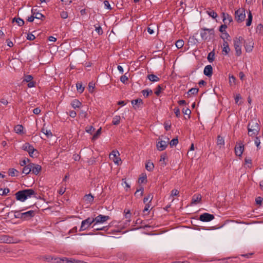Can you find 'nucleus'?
I'll return each instance as SVG.
<instances>
[{
	"mask_svg": "<svg viewBox=\"0 0 263 263\" xmlns=\"http://www.w3.org/2000/svg\"><path fill=\"white\" fill-rule=\"evenodd\" d=\"M248 135L250 137H254L258 134L260 127L256 120H252L248 125Z\"/></svg>",
	"mask_w": 263,
	"mask_h": 263,
	"instance_id": "nucleus-1",
	"label": "nucleus"
},
{
	"mask_svg": "<svg viewBox=\"0 0 263 263\" xmlns=\"http://www.w3.org/2000/svg\"><path fill=\"white\" fill-rule=\"evenodd\" d=\"M215 34V31L213 28H202L200 30V34L201 39L203 40L206 41L211 40L212 39Z\"/></svg>",
	"mask_w": 263,
	"mask_h": 263,
	"instance_id": "nucleus-2",
	"label": "nucleus"
},
{
	"mask_svg": "<svg viewBox=\"0 0 263 263\" xmlns=\"http://www.w3.org/2000/svg\"><path fill=\"white\" fill-rule=\"evenodd\" d=\"M93 222L94 220L93 218L88 217L87 219L82 221L79 231L81 232L86 230Z\"/></svg>",
	"mask_w": 263,
	"mask_h": 263,
	"instance_id": "nucleus-3",
	"label": "nucleus"
},
{
	"mask_svg": "<svg viewBox=\"0 0 263 263\" xmlns=\"http://www.w3.org/2000/svg\"><path fill=\"white\" fill-rule=\"evenodd\" d=\"M235 20L238 23L242 22L246 17L245 11L243 9H239L235 12Z\"/></svg>",
	"mask_w": 263,
	"mask_h": 263,
	"instance_id": "nucleus-4",
	"label": "nucleus"
},
{
	"mask_svg": "<svg viewBox=\"0 0 263 263\" xmlns=\"http://www.w3.org/2000/svg\"><path fill=\"white\" fill-rule=\"evenodd\" d=\"M94 220V224L92 226V228H94V227L98 224V223H103L104 222L106 221L107 220H109L110 219L109 216H106V215H103L101 214L99 215L95 218H93Z\"/></svg>",
	"mask_w": 263,
	"mask_h": 263,
	"instance_id": "nucleus-5",
	"label": "nucleus"
},
{
	"mask_svg": "<svg viewBox=\"0 0 263 263\" xmlns=\"http://www.w3.org/2000/svg\"><path fill=\"white\" fill-rule=\"evenodd\" d=\"M119 156L120 154L118 151L113 150L109 155V158L112 160L115 164L119 165L121 161Z\"/></svg>",
	"mask_w": 263,
	"mask_h": 263,
	"instance_id": "nucleus-6",
	"label": "nucleus"
},
{
	"mask_svg": "<svg viewBox=\"0 0 263 263\" xmlns=\"http://www.w3.org/2000/svg\"><path fill=\"white\" fill-rule=\"evenodd\" d=\"M17 241H14V238L7 235H0V243H17Z\"/></svg>",
	"mask_w": 263,
	"mask_h": 263,
	"instance_id": "nucleus-7",
	"label": "nucleus"
},
{
	"mask_svg": "<svg viewBox=\"0 0 263 263\" xmlns=\"http://www.w3.org/2000/svg\"><path fill=\"white\" fill-rule=\"evenodd\" d=\"M165 139H166V141L160 140L157 142L156 146L158 151H162L167 146L169 143V139L167 137H165Z\"/></svg>",
	"mask_w": 263,
	"mask_h": 263,
	"instance_id": "nucleus-8",
	"label": "nucleus"
},
{
	"mask_svg": "<svg viewBox=\"0 0 263 263\" xmlns=\"http://www.w3.org/2000/svg\"><path fill=\"white\" fill-rule=\"evenodd\" d=\"M214 219V216L212 214L204 213L199 216V220L203 222H209Z\"/></svg>",
	"mask_w": 263,
	"mask_h": 263,
	"instance_id": "nucleus-9",
	"label": "nucleus"
},
{
	"mask_svg": "<svg viewBox=\"0 0 263 263\" xmlns=\"http://www.w3.org/2000/svg\"><path fill=\"white\" fill-rule=\"evenodd\" d=\"M15 195L16 200L20 201L21 202H24L27 199V198L26 197L25 194L23 190L17 192L15 193Z\"/></svg>",
	"mask_w": 263,
	"mask_h": 263,
	"instance_id": "nucleus-10",
	"label": "nucleus"
},
{
	"mask_svg": "<svg viewBox=\"0 0 263 263\" xmlns=\"http://www.w3.org/2000/svg\"><path fill=\"white\" fill-rule=\"evenodd\" d=\"M254 43L251 40H248L245 41L244 47L246 51L247 52H250L252 51L253 48Z\"/></svg>",
	"mask_w": 263,
	"mask_h": 263,
	"instance_id": "nucleus-11",
	"label": "nucleus"
},
{
	"mask_svg": "<svg viewBox=\"0 0 263 263\" xmlns=\"http://www.w3.org/2000/svg\"><path fill=\"white\" fill-rule=\"evenodd\" d=\"M35 212L34 211L30 210L27 212L23 213V220H27L31 219L32 217H34L35 215Z\"/></svg>",
	"mask_w": 263,
	"mask_h": 263,
	"instance_id": "nucleus-12",
	"label": "nucleus"
},
{
	"mask_svg": "<svg viewBox=\"0 0 263 263\" xmlns=\"http://www.w3.org/2000/svg\"><path fill=\"white\" fill-rule=\"evenodd\" d=\"M244 151V145L242 143H239V146L236 145L235 147V153L236 155L241 156Z\"/></svg>",
	"mask_w": 263,
	"mask_h": 263,
	"instance_id": "nucleus-13",
	"label": "nucleus"
},
{
	"mask_svg": "<svg viewBox=\"0 0 263 263\" xmlns=\"http://www.w3.org/2000/svg\"><path fill=\"white\" fill-rule=\"evenodd\" d=\"M23 191L25 194L27 199L31 198L32 197H35L36 196V193L34 190L32 189H25L23 190Z\"/></svg>",
	"mask_w": 263,
	"mask_h": 263,
	"instance_id": "nucleus-14",
	"label": "nucleus"
},
{
	"mask_svg": "<svg viewBox=\"0 0 263 263\" xmlns=\"http://www.w3.org/2000/svg\"><path fill=\"white\" fill-rule=\"evenodd\" d=\"M31 172H32V173H33L35 175H37L41 171V166L39 165V164H34V163H31Z\"/></svg>",
	"mask_w": 263,
	"mask_h": 263,
	"instance_id": "nucleus-15",
	"label": "nucleus"
},
{
	"mask_svg": "<svg viewBox=\"0 0 263 263\" xmlns=\"http://www.w3.org/2000/svg\"><path fill=\"white\" fill-rule=\"evenodd\" d=\"M131 103L135 109L140 107L143 104L142 100L140 98L132 100Z\"/></svg>",
	"mask_w": 263,
	"mask_h": 263,
	"instance_id": "nucleus-16",
	"label": "nucleus"
},
{
	"mask_svg": "<svg viewBox=\"0 0 263 263\" xmlns=\"http://www.w3.org/2000/svg\"><path fill=\"white\" fill-rule=\"evenodd\" d=\"M203 73L204 75L208 77H210L212 76L213 73V68L212 66L210 65H207L204 67L203 70Z\"/></svg>",
	"mask_w": 263,
	"mask_h": 263,
	"instance_id": "nucleus-17",
	"label": "nucleus"
},
{
	"mask_svg": "<svg viewBox=\"0 0 263 263\" xmlns=\"http://www.w3.org/2000/svg\"><path fill=\"white\" fill-rule=\"evenodd\" d=\"M41 259L48 262H52L54 261L55 256L44 255L41 257Z\"/></svg>",
	"mask_w": 263,
	"mask_h": 263,
	"instance_id": "nucleus-18",
	"label": "nucleus"
},
{
	"mask_svg": "<svg viewBox=\"0 0 263 263\" xmlns=\"http://www.w3.org/2000/svg\"><path fill=\"white\" fill-rule=\"evenodd\" d=\"M224 143L225 142L224 138L220 135H218L217 138V145L219 146V148H221L222 146L224 145Z\"/></svg>",
	"mask_w": 263,
	"mask_h": 263,
	"instance_id": "nucleus-19",
	"label": "nucleus"
},
{
	"mask_svg": "<svg viewBox=\"0 0 263 263\" xmlns=\"http://www.w3.org/2000/svg\"><path fill=\"white\" fill-rule=\"evenodd\" d=\"M24 128L23 125L18 124L14 126V130L16 134L23 135L25 133L24 132Z\"/></svg>",
	"mask_w": 263,
	"mask_h": 263,
	"instance_id": "nucleus-20",
	"label": "nucleus"
},
{
	"mask_svg": "<svg viewBox=\"0 0 263 263\" xmlns=\"http://www.w3.org/2000/svg\"><path fill=\"white\" fill-rule=\"evenodd\" d=\"M223 21L224 24L230 23L233 21V19L231 16L227 13H223Z\"/></svg>",
	"mask_w": 263,
	"mask_h": 263,
	"instance_id": "nucleus-21",
	"label": "nucleus"
},
{
	"mask_svg": "<svg viewBox=\"0 0 263 263\" xmlns=\"http://www.w3.org/2000/svg\"><path fill=\"white\" fill-rule=\"evenodd\" d=\"M68 258L67 257H58L55 256L54 261L53 263H68Z\"/></svg>",
	"mask_w": 263,
	"mask_h": 263,
	"instance_id": "nucleus-22",
	"label": "nucleus"
},
{
	"mask_svg": "<svg viewBox=\"0 0 263 263\" xmlns=\"http://www.w3.org/2000/svg\"><path fill=\"white\" fill-rule=\"evenodd\" d=\"M230 48L229 47L228 43L226 41H224L223 42L222 52H224L225 54H227L230 52Z\"/></svg>",
	"mask_w": 263,
	"mask_h": 263,
	"instance_id": "nucleus-23",
	"label": "nucleus"
},
{
	"mask_svg": "<svg viewBox=\"0 0 263 263\" xmlns=\"http://www.w3.org/2000/svg\"><path fill=\"white\" fill-rule=\"evenodd\" d=\"M243 41L244 39L241 36H239V37H235L234 39V46H236V45H238V46L241 47L242 42Z\"/></svg>",
	"mask_w": 263,
	"mask_h": 263,
	"instance_id": "nucleus-24",
	"label": "nucleus"
},
{
	"mask_svg": "<svg viewBox=\"0 0 263 263\" xmlns=\"http://www.w3.org/2000/svg\"><path fill=\"white\" fill-rule=\"evenodd\" d=\"M201 199V195L200 194H196V195H194L193 197H192V204H197V203H198Z\"/></svg>",
	"mask_w": 263,
	"mask_h": 263,
	"instance_id": "nucleus-25",
	"label": "nucleus"
},
{
	"mask_svg": "<svg viewBox=\"0 0 263 263\" xmlns=\"http://www.w3.org/2000/svg\"><path fill=\"white\" fill-rule=\"evenodd\" d=\"M31 163H29L28 165H25L23 170L22 173L25 175L29 174L31 172Z\"/></svg>",
	"mask_w": 263,
	"mask_h": 263,
	"instance_id": "nucleus-26",
	"label": "nucleus"
},
{
	"mask_svg": "<svg viewBox=\"0 0 263 263\" xmlns=\"http://www.w3.org/2000/svg\"><path fill=\"white\" fill-rule=\"evenodd\" d=\"M33 148L34 147L32 145L30 144L29 143L27 142L25 143L22 146V149L25 151H27L28 153L29 151L33 150Z\"/></svg>",
	"mask_w": 263,
	"mask_h": 263,
	"instance_id": "nucleus-27",
	"label": "nucleus"
},
{
	"mask_svg": "<svg viewBox=\"0 0 263 263\" xmlns=\"http://www.w3.org/2000/svg\"><path fill=\"white\" fill-rule=\"evenodd\" d=\"M147 78L150 81L153 82H158L160 80L156 75L153 74H148Z\"/></svg>",
	"mask_w": 263,
	"mask_h": 263,
	"instance_id": "nucleus-28",
	"label": "nucleus"
},
{
	"mask_svg": "<svg viewBox=\"0 0 263 263\" xmlns=\"http://www.w3.org/2000/svg\"><path fill=\"white\" fill-rule=\"evenodd\" d=\"M81 104L82 103L77 99H74L71 102V106L74 109L79 108Z\"/></svg>",
	"mask_w": 263,
	"mask_h": 263,
	"instance_id": "nucleus-29",
	"label": "nucleus"
},
{
	"mask_svg": "<svg viewBox=\"0 0 263 263\" xmlns=\"http://www.w3.org/2000/svg\"><path fill=\"white\" fill-rule=\"evenodd\" d=\"M154 168V165L153 162L150 161H148L146 162L145 164V168L147 171L149 172H152Z\"/></svg>",
	"mask_w": 263,
	"mask_h": 263,
	"instance_id": "nucleus-30",
	"label": "nucleus"
},
{
	"mask_svg": "<svg viewBox=\"0 0 263 263\" xmlns=\"http://www.w3.org/2000/svg\"><path fill=\"white\" fill-rule=\"evenodd\" d=\"M16 22L19 26H22L24 24V21L23 19L18 17H14L12 20V23Z\"/></svg>",
	"mask_w": 263,
	"mask_h": 263,
	"instance_id": "nucleus-31",
	"label": "nucleus"
},
{
	"mask_svg": "<svg viewBox=\"0 0 263 263\" xmlns=\"http://www.w3.org/2000/svg\"><path fill=\"white\" fill-rule=\"evenodd\" d=\"M8 173L9 175L12 177L17 176L19 173L18 171L14 168H10Z\"/></svg>",
	"mask_w": 263,
	"mask_h": 263,
	"instance_id": "nucleus-32",
	"label": "nucleus"
},
{
	"mask_svg": "<svg viewBox=\"0 0 263 263\" xmlns=\"http://www.w3.org/2000/svg\"><path fill=\"white\" fill-rule=\"evenodd\" d=\"M199 91L198 88H191L187 92V97H190L191 95H195L198 93Z\"/></svg>",
	"mask_w": 263,
	"mask_h": 263,
	"instance_id": "nucleus-33",
	"label": "nucleus"
},
{
	"mask_svg": "<svg viewBox=\"0 0 263 263\" xmlns=\"http://www.w3.org/2000/svg\"><path fill=\"white\" fill-rule=\"evenodd\" d=\"M42 132L44 133L47 138H49L52 136V134L50 130H48L43 127L42 129Z\"/></svg>",
	"mask_w": 263,
	"mask_h": 263,
	"instance_id": "nucleus-34",
	"label": "nucleus"
},
{
	"mask_svg": "<svg viewBox=\"0 0 263 263\" xmlns=\"http://www.w3.org/2000/svg\"><path fill=\"white\" fill-rule=\"evenodd\" d=\"M208 60L209 62L212 63L214 61L215 59V52L213 51L210 52L208 55Z\"/></svg>",
	"mask_w": 263,
	"mask_h": 263,
	"instance_id": "nucleus-35",
	"label": "nucleus"
},
{
	"mask_svg": "<svg viewBox=\"0 0 263 263\" xmlns=\"http://www.w3.org/2000/svg\"><path fill=\"white\" fill-rule=\"evenodd\" d=\"M141 92L145 98H147L149 95L153 93V91L151 89H147L142 90Z\"/></svg>",
	"mask_w": 263,
	"mask_h": 263,
	"instance_id": "nucleus-36",
	"label": "nucleus"
},
{
	"mask_svg": "<svg viewBox=\"0 0 263 263\" xmlns=\"http://www.w3.org/2000/svg\"><path fill=\"white\" fill-rule=\"evenodd\" d=\"M153 198V195L152 194H148L146 197H145L143 199L144 203H147L146 202L148 201L149 203H150Z\"/></svg>",
	"mask_w": 263,
	"mask_h": 263,
	"instance_id": "nucleus-37",
	"label": "nucleus"
},
{
	"mask_svg": "<svg viewBox=\"0 0 263 263\" xmlns=\"http://www.w3.org/2000/svg\"><path fill=\"white\" fill-rule=\"evenodd\" d=\"M120 116H115L112 121V123L114 125H117L120 123Z\"/></svg>",
	"mask_w": 263,
	"mask_h": 263,
	"instance_id": "nucleus-38",
	"label": "nucleus"
},
{
	"mask_svg": "<svg viewBox=\"0 0 263 263\" xmlns=\"http://www.w3.org/2000/svg\"><path fill=\"white\" fill-rule=\"evenodd\" d=\"M33 15H34L35 18L38 20H43L45 18V16L43 14L39 12H35L34 10Z\"/></svg>",
	"mask_w": 263,
	"mask_h": 263,
	"instance_id": "nucleus-39",
	"label": "nucleus"
},
{
	"mask_svg": "<svg viewBox=\"0 0 263 263\" xmlns=\"http://www.w3.org/2000/svg\"><path fill=\"white\" fill-rule=\"evenodd\" d=\"M77 89L78 92L82 93L84 90V87L82 86V83L78 82L76 84Z\"/></svg>",
	"mask_w": 263,
	"mask_h": 263,
	"instance_id": "nucleus-40",
	"label": "nucleus"
},
{
	"mask_svg": "<svg viewBox=\"0 0 263 263\" xmlns=\"http://www.w3.org/2000/svg\"><path fill=\"white\" fill-rule=\"evenodd\" d=\"M184 45V41L182 40H179L176 42V46L178 49L181 48Z\"/></svg>",
	"mask_w": 263,
	"mask_h": 263,
	"instance_id": "nucleus-41",
	"label": "nucleus"
},
{
	"mask_svg": "<svg viewBox=\"0 0 263 263\" xmlns=\"http://www.w3.org/2000/svg\"><path fill=\"white\" fill-rule=\"evenodd\" d=\"M252 21V15L251 12L250 11L248 14V19L247 21L246 26H250L251 25Z\"/></svg>",
	"mask_w": 263,
	"mask_h": 263,
	"instance_id": "nucleus-42",
	"label": "nucleus"
},
{
	"mask_svg": "<svg viewBox=\"0 0 263 263\" xmlns=\"http://www.w3.org/2000/svg\"><path fill=\"white\" fill-rule=\"evenodd\" d=\"M85 200L89 202V203L92 202L93 201V196L91 194H89L85 196Z\"/></svg>",
	"mask_w": 263,
	"mask_h": 263,
	"instance_id": "nucleus-43",
	"label": "nucleus"
},
{
	"mask_svg": "<svg viewBox=\"0 0 263 263\" xmlns=\"http://www.w3.org/2000/svg\"><path fill=\"white\" fill-rule=\"evenodd\" d=\"M235 50L236 51V55L237 56H240L241 54V47L238 46V45H236V46H234Z\"/></svg>",
	"mask_w": 263,
	"mask_h": 263,
	"instance_id": "nucleus-44",
	"label": "nucleus"
},
{
	"mask_svg": "<svg viewBox=\"0 0 263 263\" xmlns=\"http://www.w3.org/2000/svg\"><path fill=\"white\" fill-rule=\"evenodd\" d=\"M14 213V217L16 218H20L23 219V213H20L18 211H13Z\"/></svg>",
	"mask_w": 263,
	"mask_h": 263,
	"instance_id": "nucleus-45",
	"label": "nucleus"
},
{
	"mask_svg": "<svg viewBox=\"0 0 263 263\" xmlns=\"http://www.w3.org/2000/svg\"><path fill=\"white\" fill-rule=\"evenodd\" d=\"M10 192V190L8 188H5L4 189H0V195L4 196L7 195Z\"/></svg>",
	"mask_w": 263,
	"mask_h": 263,
	"instance_id": "nucleus-46",
	"label": "nucleus"
},
{
	"mask_svg": "<svg viewBox=\"0 0 263 263\" xmlns=\"http://www.w3.org/2000/svg\"><path fill=\"white\" fill-rule=\"evenodd\" d=\"M166 154L165 153H164L161 155L160 162H163V166H166V163L165 162V160L166 158Z\"/></svg>",
	"mask_w": 263,
	"mask_h": 263,
	"instance_id": "nucleus-47",
	"label": "nucleus"
},
{
	"mask_svg": "<svg viewBox=\"0 0 263 263\" xmlns=\"http://www.w3.org/2000/svg\"><path fill=\"white\" fill-rule=\"evenodd\" d=\"M178 143V140L177 138L173 139L170 142V145L171 147H173L174 146H176L177 143Z\"/></svg>",
	"mask_w": 263,
	"mask_h": 263,
	"instance_id": "nucleus-48",
	"label": "nucleus"
},
{
	"mask_svg": "<svg viewBox=\"0 0 263 263\" xmlns=\"http://www.w3.org/2000/svg\"><path fill=\"white\" fill-rule=\"evenodd\" d=\"M182 112L184 115H188L189 118H190V114L191 113V110L189 108H187V107L183 108L182 109Z\"/></svg>",
	"mask_w": 263,
	"mask_h": 263,
	"instance_id": "nucleus-49",
	"label": "nucleus"
},
{
	"mask_svg": "<svg viewBox=\"0 0 263 263\" xmlns=\"http://www.w3.org/2000/svg\"><path fill=\"white\" fill-rule=\"evenodd\" d=\"M207 13L209 14V15H210L211 17H212L213 18H215L217 16V13L215 12H214L213 10L207 11Z\"/></svg>",
	"mask_w": 263,
	"mask_h": 263,
	"instance_id": "nucleus-50",
	"label": "nucleus"
},
{
	"mask_svg": "<svg viewBox=\"0 0 263 263\" xmlns=\"http://www.w3.org/2000/svg\"><path fill=\"white\" fill-rule=\"evenodd\" d=\"M101 128H100L99 129H98L97 130L96 133L93 135V136L92 137V140L97 139L99 137L100 135L101 134Z\"/></svg>",
	"mask_w": 263,
	"mask_h": 263,
	"instance_id": "nucleus-51",
	"label": "nucleus"
},
{
	"mask_svg": "<svg viewBox=\"0 0 263 263\" xmlns=\"http://www.w3.org/2000/svg\"><path fill=\"white\" fill-rule=\"evenodd\" d=\"M222 35H221V38L222 39H223V41H226L225 40L226 39H227V40H229V38L230 37V36L229 35V34L226 32H224L223 33H222Z\"/></svg>",
	"mask_w": 263,
	"mask_h": 263,
	"instance_id": "nucleus-52",
	"label": "nucleus"
},
{
	"mask_svg": "<svg viewBox=\"0 0 263 263\" xmlns=\"http://www.w3.org/2000/svg\"><path fill=\"white\" fill-rule=\"evenodd\" d=\"M245 160L248 167L251 168L252 166V160L250 158H246Z\"/></svg>",
	"mask_w": 263,
	"mask_h": 263,
	"instance_id": "nucleus-53",
	"label": "nucleus"
},
{
	"mask_svg": "<svg viewBox=\"0 0 263 263\" xmlns=\"http://www.w3.org/2000/svg\"><path fill=\"white\" fill-rule=\"evenodd\" d=\"M95 26L96 28V31L98 33V34H99V35L102 34L103 33V30H102V28L101 27V26H96V25Z\"/></svg>",
	"mask_w": 263,
	"mask_h": 263,
	"instance_id": "nucleus-54",
	"label": "nucleus"
},
{
	"mask_svg": "<svg viewBox=\"0 0 263 263\" xmlns=\"http://www.w3.org/2000/svg\"><path fill=\"white\" fill-rule=\"evenodd\" d=\"M29 159L25 158L24 160L20 161V164L22 166H25V165H27L26 164L27 162H29Z\"/></svg>",
	"mask_w": 263,
	"mask_h": 263,
	"instance_id": "nucleus-55",
	"label": "nucleus"
},
{
	"mask_svg": "<svg viewBox=\"0 0 263 263\" xmlns=\"http://www.w3.org/2000/svg\"><path fill=\"white\" fill-rule=\"evenodd\" d=\"M33 77L31 75H27L25 77L24 81H26V82H28L32 81Z\"/></svg>",
	"mask_w": 263,
	"mask_h": 263,
	"instance_id": "nucleus-56",
	"label": "nucleus"
},
{
	"mask_svg": "<svg viewBox=\"0 0 263 263\" xmlns=\"http://www.w3.org/2000/svg\"><path fill=\"white\" fill-rule=\"evenodd\" d=\"M103 3L104 4L105 7L106 9H107L108 10H111L112 9L111 7V6H110V5L109 4V2L108 1H107V0L104 1L103 2Z\"/></svg>",
	"mask_w": 263,
	"mask_h": 263,
	"instance_id": "nucleus-57",
	"label": "nucleus"
},
{
	"mask_svg": "<svg viewBox=\"0 0 263 263\" xmlns=\"http://www.w3.org/2000/svg\"><path fill=\"white\" fill-rule=\"evenodd\" d=\"M146 178L147 177L146 175L140 177L138 180L139 182L141 183H144L145 181H146Z\"/></svg>",
	"mask_w": 263,
	"mask_h": 263,
	"instance_id": "nucleus-58",
	"label": "nucleus"
},
{
	"mask_svg": "<svg viewBox=\"0 0 263 263\" xmlns=\"http://www.w3.org/2000/svg\"><path fill=\"white\" fill-rule=\"evenodd\" d=\"M60 16L62 18H67L68 17V13L66 11H62L60 13Z\"/></svg>",
	"mask_w": 263,
	"mask_h": 263,
	"instance_id": "nucleus-59",
	"label": "nucleus"
},
{
	"mask_svg": "<svg viewBox=\"0 0 263 263\" xmlns=\"http://www.w3.org/2000/svg\"><path fill=\"white\" fill-rule=\"evenodd\" d=\"M227 28V26L226 25V24L223 25H221L219 27V31L221 33H223L226 31V29Z\"/></svg>",
	"mask_w": 263,
	"mask_h": 263,
	"instance_id": "nucleus-60",
	"label": "nucleus"
},
{
	"mask_svg": "<svg viewBox=\"0 0 263 263\" xmlns=\"http://www.w3.org/2000/svg\"><path fill=\"white\" fill-rule=\"evenodd\" d=\"M262 200L263 198L261 197H257L255 199L256 203L259 205H260L261 204Z\"/></svg>",
	"mask_w": 263,
	"mask_h": 263,
	"instance_id": "nucleus-61",
	"label": "nucleus"
},
{
	"mask_svg": "<svg viewBox=\"0 0 263 263\" xmlns=\"http://www.w3.org/2000/svg\"><path fill=\"white\" fill-rule=\"evenodd\" d=\"M128 80V77L125 74L120 77V81L123 83H125Z\"/></svg>",
	"mask_w": 263,
	"mask_h": 263,
	"instance_id": "nucleus-62",
	"label": "nucleus"
},
{
	"mask_svg": "<svg viewBox=\"0 0 263 263\" xmlns=\"http://www.w3.org/2000/svg\"><path fill=\"white\" fill-rule=\"evenodd\" d=\"M35 36L33 34H32V33L28 34L27 36V39L28 40H30V41H33L35 39Z\"/></svg>",
	"mask_w": 263,
	"mask_h": 263,
	"instance_id": "nucleus-63",
	"label": "nucleus"
},
{
	"mask_svg": "<svg viewBox=\"0 0 263 263\" xmlns=\"http://www.w3.org/2000/svg\"><path fill=\"white\" fill-rule=\"evenodd\" d=\"M161 87L160 86V85H158L157 88H156V90L155 92V93L157 95V96H159L161 92Z\"/></svg>",
	"mask_w": 263,
	"mask_h": 263,
	"instance_id": "nucleus-64",
	"label": "nucleus"
}]
</instances>
